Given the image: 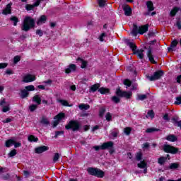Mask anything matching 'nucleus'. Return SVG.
Wrapping results in <instances>:
<instances>
[{
	"label": "nucleus",
	"instance_id": "41",
	"mask_svg": "<svg viewBox=\"0 0 181 181\" xmlns=\"http://www.w3.org/2000/svg\"><path fill=\"white\" fill-rule=\"evenodd\" d=\"M25 90L28 91H35V86L30 85L28 86H25Z\"/></svg>",
	"mask_w": 181,
	"mask_h": 181
},
{
	"label": "nucleus",
	"instance_id": "17",
	"mask_svg": "<svg viewBox=\"0 0 181 181\" xmlns=\"http://www.w3.org/2000/svg\"><path fill=\"white\" fill-rule=\"evenodd\" d=\"M165 139L170 142H176L177 137L175 134H169L165 137Z\"/></svg>",
	"mask_w": 181,
	"mask_h": 181
},
{
	"label": "nucleus",
	"instance_id": "35",
	"mask_svg": "<svg viewBox=\"0 0 181 181\" xmlns=\"http://www.w3.org/2000/svg\"><path fill=\"white\" fill-rule=\"evenodd\" d=\"M78 108L81 110H89L90 109V105H86V104H81L78 106Z\"/></svg>",
	"mask_w": 181,
	"mask_h": 181
},
{
	"label": "nucleus",
	"instance_id": "53",
	"mask_svg": "<svg viewBox=\"0 0 181 181\" xmlns=\"http://www.w3.org/2000/svg\"><path fill=\"white\" fill-rule=\"evenodd\" d=\"M64 131H57L55 132L54 138H57V136H59V135H64Z\"/></svg>",
	"mask_w": 181,
	"mask_h": 181
},
{
	"label": "nucleus",
	"instance_id": "42",
	"mask_svg": "<svg viewBox=\"0 0 181 181\" xmlns=\"http://www.w3.org/2000/svg\"><path fill=\"white\" fill-rule=\"evenodd\" d=\"M148 117L150 118H153L155 117V113L153 112V110H148V112H147L146 118H148Z\"/></svg>",
	"mask_w": 181,
	"mask_h": 181
},
{
	"label": "nucleus",
	"instance_id": "61",
	"mask_svg": "<svg viewBox=\"0 0 181 181\" xmlns=\"http://www.w3.org/2000/svg\"><path fill=\"white\" fill-rule=\"evenodd\" d=\"M176 26H177V29H179L180 30H181V21H180V20H178L176 22Z\"/></svg>",
	"mask_w": 181,
	"mask_h": 181
},
{
	"label": "nucleus",
	"instance_id": "5",
	"mask_svg": "<svg viewBox=\"0 0 181 181\" xmlns=\"http://www.w3.org/2000/svg\"><path fill=\"white\" fill-rule=\"evenodd\" d=\"M87 172L91 176H95L96 177H100V178L104 177V176L105 175L104 171H103L98 168H88L87 169Z\"/></svg>",
	"mask_w": 181,
	"mask_h": 181
},
{
	"label": "nucleus",
	"instance_id": "59",
	"mask_svg": "<svg viewBox=\"0 0 181 181\" xmlns=\"http://www.w3.org/2000/svg\"><path fill=\"white\" fill-rule=\"evenodd\" d=\"M6 104H8V103H6L5 98H3L0 100V107L5 105H6Z\"/></svg>",
	"mask_w": 181,
	"mask_h": 181
},
{
	"label": "nucleus",
	"instance_id": "21",
	"mask_svg": "<svg viewBox=\"0 0 181 181\" xmlns=\"http://www.w3.org/2000/svg\"><path fill=\"white\" fill-rule=\"evenodd\" d=\"M33 101L34 103H36L38 105H40V104H42V98H40V96H39V95H35L33 98Z\"/></svg>",
	"mask_w": 181,
	"mask_h": 181
},
{
	"label": "nucleus",
	"instance_id": "22",
	"mask_svg": "<svg viewBox=\"0 0 181 181\" xmlns=\"http://www.w3.org/2000/svg\"><path fill=\"white\" fill-rule=\"evenodd\" d=\"M76 60L77 62H80L81 63V69H86V67H87V61H84V59H81V57H78Z\"/></svg>",
	"mask_w": 181,
	"mask_h": 181
},
{
	"label": "nucleus",
	"instance_id": "2",
	"mask_svg": "<svg viewBox=\"0 0 181 181\" xmlns=\"http://www.w3.org/2000/svg\"><path fill=\"white\" fill-rule=\"evenodd\" d=\"M35 19H33L32 17L27 16L25 18L23 22L21 30H24V32H29L30 29L35 28Z\"/></svg>",
	"mask_w": 181,
	"mask_h": 181
},
{
	"label": "nucleus",
	"instance_id": "56",
	"mask_svg": "<svg viewBox=\"0 0 181 181\" xmlns=\"http://www.w3.org/2000/svg\"><path fill=\"white\" fill-rule=\"evenodd\" d=\"M163 119L164 121H170V118H169V114L165 113L163 117Z\"/></svg>",
	"mask_w": 181,
	"mask_h": 181
},
{
	"label": "nucleus",
	"instance_id": "16",
	"mask_svg": "<svg viewBox=\"0 0 181 181\" xmlns=\"http://www.w3.org/2000/svg\"><path fill=\"white\" fill-rule=\"evenodd\" d=\"M123 11H124V15L126 16H131V15H132V8L128 5L123 7Z\"/></svg>",
	"mask_w": 181,
	"mask_h": 181
},
{
	"label": "nucleus",
	"instance_id": "51",
	"mask_svg": "<svg viewBox=\"0 0 181 181\" xmlns=\"http://www.w3.org/2000/svg\"><path fill=\"white\" fill-rule=\"evenodd\" d=\"M105 118L108 122L111 121V119H112V116L111 115V113L107 112L105 115Z\"/></svg>",
	"mask_w": 181,
	"mask_h": 181
},
{
	"label": "nucleus",
	"instance_id": "18",
	"mask_svg": "<svg viewBox=\"0 0 181 181\" xmlns=\"http://www.w3.org/2000/svg\"><path fill=\"white\" fill-rule=\"evenodd\" d=\"M146 5L148 8V12H152V11H155V7L153 6V3L152 2V1H146Z\"/></svg>",
	"mask_w": 181,
	"mask_h": 181
},
{
	"label": "nucleus",
	"instance_id": "23",
	"mask_svg": "<svg viewBox=\"0 0 181 181\" xmlns=\"http://www.w3.org/2000/svg\"><path fill=\"white\" fill-rule=\"evenodd\" d=\"M15 144V141L13 139H8L6 141L5 143V146L6 148H10L11 146H12V145Z\"/></svg>",
	"mask_w": 181,
	"mask_h": 181
},
{
	"label": "nucleus",
	"instance_id": "60",
	"mask_svg": "<svg viewBox=\"0 0 181 181\" xmlns=\"http://www.w3.org/2000/svg\"><path fill=\"white\" fill-rule=\"evenodd\" d=\"M8 67L7 63H0V69H6Z\"/></svg>",
	"mask_w": 181,
	"mask_h": 181
},
{
	"label": "nucleus",
	"instance_id": "32",
	"mask_svg": "<svg viewBox=\"0 0 181 181\" xmlns=\"http://www.w3.org/2000/svg\"><path fill=\"white\" fill-rule=\"evenodd\" d=\"M10 21L13 23L14 26H16V25H18V22H19V19L16 16H11V18H10Z\"/></svg>",
	"mask_w": 181,
	"mask_h": 181
},
{
	"label": "nucleus",
	"instance_id": "1",
	"mask_svg": "<svg viewBox=\"0 0 181 181\" xmlns=\"http://www.w3.org/2000/svg\"><path fill=\"white\" fill-rule=\"evenodd\" d=\"M116 95L117 96H112L111 98V100L115 104H118V103L121 101V99L119 98V97L121 98L124 97V98H127L128 100L131 98V97H132V92L122 91L121 88H119L116 90Z\"/></svg>",
	"mask_w": 181,
	"mask_h": 181
},
{
	"label": "nucleus",
	"instance_id": "47",
	"mask_svg": "<svg viewBox=\"0 0 181 181\" xmlns=\"http://www.w3.org/2000/svg\"><path fill=\"white\" fill-rule=\"evenodd\" d=\"M124 86H127V87H131L132 86V82L129 79H125L124 81Z\"/></svg>",
	"mask_w": 181,
	"mask_h": 181
},
{
	"label": "nucleus",
	"instance_id": "63",
	"mask_svg": "<svg viewBox=\"0 0 181 181\" xmlns=\"http://www.w3.org/2000/svg\"><path fill=\"white\" fill-rule=\"evenodd\" d=\"M21 146H22L21 143H19V142L16 143V142L14 141V147L15 148H21Z\"/></svg>",
	"mask_w": 181,
	"mask_h": 181
},
{
	"label": "nucleus",
	"instance_id": "33",
	"mask_svg": "<svg viewBox=\"0 0 181 181\" xmlns=\"http://www.w3.org/2000/svg\"><path fill=\"white\" fill-rule=\"evenodd\" d=\"M179 12V8L175 7L173 8V10L170 12V16H175L176 13Z\"/></svg>",
	"mask_w": 181,
	"mask_h": 181
},
{
	"label": "nucleus",
	"instance_id": "64",
	"mask_svg": "<svg viewBox=\"0 0 181 181\" xmlns=\"http://www.w3.org/2000/svg\"><path fill=\"white\" fill-rule=\"evenodd\" d=\"M181 81V75L177 76V83H180Z\"/></svg>",
	"mask_w": 181,
	"mask_h": 181
},
{
	"label": "nucleus",
	"instance_id": "49",
	"mask_svg": "<svg viewBox=\"0 0 181 181\" xmlns=\"http://www.w3.org/2000/svg\"><path fill=\"white\" fill-rule=\"evenodd\" d=\"M37 108V105H31L29 107V110L30 111H31V112H33V111H35V110H36Z\"/></svg>",
	"mask_w": 181,
	"mask_h": 181
},
{
	"label": "nucleus",
	"instance_id": "19",
	"mask_svg": "<svg viewBox=\"0 0 181 181\" xmlns=\"http://www.w3.org/2000/svg\"><path fill=\"white\" fill-rule=\"evenodd\" d=\"M97 90H100V83H95L90 86L89 89V93H95Z\"/></svg>",
	"mask_w": 181,
	"mask_h": 181
},
{
	"label": "nucleus",
	"instance_id": "8",
	"mask_svg": "<svg viewBox=\"0 0 181 181\" xmlns=\"http://www.w3.org/2000/svg\"><path fill=\"white\" fill-rule=\"evenodd\" d=\"M66 129H72V131H78L80 129V124L78 121L71 120L68 124L65 126Z\"/></svg>",
	"mask_w": 181,
	"mask_h": 181
},
{
	"label": "nucleus",
	"instance_id": "50",
	"mask_svg": "<svg viewBox=\"0 0 181 181\" xmlns=\"http://www.w3.org/2000/svg\"><path fill=\"white\" fill-rule=\"evenodd\" d=\"M16 149H13L8 153V156H10V158H13V156H15L16 155Z\"/></svg>",
	"mask_w": 181,
	"mask_h": 181
},
{
	"label": "nucleus",
	"instance_id": "28",
	"mask_svg": "<svg viewBox=\"0 0 181 181\" xmlns=\"http://www.w3.org/2000/svg\"><path fill=\"white\" fill-rule=\"evenodd\" d=\"M159 131V129H156L155 127L148 128L146 130V134H152V132H158Z\"/></svg>",
	"mask_w": 181,
	"mask_h": 181
},
{
	"label": "nucleus",
	"instance_id": "12",
	"mask_svg": "<svg viewBox=\"0 0 181 181\" xmlns=\"http://www.w3.org/2000/svg\"><path fill=\"white\" fill-rule=\"evenodd\" d=\"M46 151H49V147L46 146H41L35 148V153L38 154L43 153Z\"/></svg>",
	"mask_w": 181,
	"mask_h": 181
},
{
	"label": "nucleus",
	"instance_id": "7",
	"mask_svg": "<svg viewBox=\"0 0 181 181\" xmlns=\"http://www.w3.org/2000/svg\"><path fill=\"white\" fill-rule=\"evenodd\" d=\"M164 74L163 71L160 70L154 72L153 76L146 75V78L150 81H156V80H159Z\"/></svg>",
	"mask_w": 181,
	"mask_h": 181
},
{
	"label": "nucleus",
	"instance_id": "25",
	"mask_svg": "<svg viewBox=\"0 0 181 181\" xmlns=\"http://www.w3.org/2000/svg\"><path fill=\"white\" fill-rule=\"evenodd\" d=\"M177 43H179L177 40H174L170 44V47L168 48L169 52H170V50H173V48L177 46Z\"/></svg>",
	"mask_w": 181,
	"mask_h": 181
},
{
	"label": "nucleus",
	"instance_id": "45",
	"mask_svg": "<svg viewBox=\"0 0 181 181\" xmlns=\"http://www.w3.org/2000/svg\"><path fill=\"white\" fill-rule=\"evenodd\" d=\"M106 3H107V0H99L98 1L99 6L100 8L104 7L105 6Z\"/></svg>",
	"mask_w": 181,
	"mask_h": 181
},
{
	"label": "nucleus",
	"instance_id": "29",
	"mask_svg": "<svg viewBox=\"0 0 181 181\" xmlns=\"http://www.w3.org/2000/svg\"><path fill=\"white\" fill-rule=\"evenodd\" d=\"M41 124H42L43 125H50V122H49V120L47 119V118L42 117L41 121H40Z\"/></svg>",
	"mask_w": 181,
	"mask_h": 181
},
{
	"label": "nucleus",
	"instance_id": "44",
	"mask_svg": "<svg viewBox=\"0 0 181 181\" xmlns=\"http://www.w3.org/2000/svg\"><path fill=\"white\" fill-rule=\"evenodd\" d=\"M104 114H105V108L102 107L99 111V116L100 117V118H103V117H104Z\"/></svg>",
	"mask_w": 181,
	"mask_h": 181
},
{
	"label": "nucleus",
	"instance_id": "58",
	"mask_svg": "<svg viewBox=\"0 0 181 181\" xmlns=\"http://www.w3.org/2000/svg\"><path fill=\"white\" fill-rule=\"evenodd\" d=\"M36 35H38L40 37H42V36H43V30H36Z\"/></svg>",
	"mask_w": 181,
	"mask_h": 181
},
{
	"label": "nucleus",
	"instance_id": "15",
	"mask_svg": "<svg viewBox=\"0 0 181 181\" xmlns=\"http://www.w3.org/2000/svg\"><path fill=\"white\" fill-rule=\"evenodd\" d=\"M112 146H114V143L112 141H109V142L103 143L100 146V149L104 151L105 149H108V148H112Z\"/></svg>",
	"mask_w": 181,
	"mask_h": 181
},
{
	"label": "nucleus",
	"instance_id": "43",
	"mask_svg": "<svg viewBox=\"0 0 181 181\" xmlns=\"http://www.w3.org/2000/svg\"><path fill=\"white\" fill-rule=\"evenodd\" d=\"M136 159L139 162H140V160H142V153L141 152L136 153Z\"/></svg>",
	"mask_w": 181,
	"mask_h": 181
},
{
	"label": "nucleus",
	"instance_id": "30",
	"mask_svg": "<svg viewBox=\"0 0 181 181\" xmlns=\"http://www.w3.org/2000/svg\"><path fill=\"white\" fill-rule=\"evenodd\" d=\"M28 141L30 142H37V141H39V139L34 135H30L28 136Z\"/></svg>",
	"mask_w": 181,
	"mask_h": 181
},
{
	"label": "nucleus",
	"instance_id": "55",
	"mask_svg": "<svg viewBox=\"0 0 181 181\" xmlns=\"http://www.w3.org/2000/svg\"><path fill=\"white\" fill-rule=\"evenodd\" d=\"M18 62H21V57L19 56L14 57V59H13L14 64H16V63H18Z\"/></svg>",
	"mask_w": 181,
	"mask_h": 181
},
{
	"label": "nucleus",
	"instance_id": "52",
	"mask_svg": "<svg viewBox=\"0 0 181 181\" xmlns=\"http://www.w3.org/2000/svg\"><path fill=\"white\" fill-rule=\"evenodd\" d=\"M6 172H9V169L7 168L0 167V173H5Z\"/></svg>",
	"mask_w": 181,
	"mask_h": 181
},
{
	"label": "nucleus",
	"instance_id": "46",
	"mask_svg": "<svg viewBox=\"0 0 181 181\" xmlns=\"http://www.w3.org/2000/svg\"><path fill=\"white\" fill-rule=\"evenodd\" d=\"M148 98V95H138V100L141 101H144V100H146Z\"/></svg>",
	"mask_w": 181,
	"mask_h": 181
},
{
	"label": "nucleus",
	"instance_id": "57",
	"mask_svg": "<svg viewBox=\"0 0 181 181\" xmlns=\"http://www.w3.org/2000/svg\"><path fill=\"white\" fill-rule=\"evenodd\" d=\"M105 36H107V34H105V33H103L100 37L99 40H100V42H104V37H105Z\"/></svg>",
	"mask_w": 181,
	"mask_h": 181
},
{
	"label": "nucleus",
	"instance_id": "10",
	"mask_svg": "<svg viewBox=\"0 0 181 181\" xmlns=\"http://www.w3.org/2000/svg\"><path fill=\"white\" fill-rule=\"evenodd\" d=\"M64 118V113H59L57 116H55L54 119H57L54 121L53 122V127L54 128L57 127L58 124H59L60 121Z\"/></svg>",
	"mask_w": 181,
	"mask_h": 181
},
{
	"label": "nucleus",
	"instance_id": "36",
	"mask_svg": "<svg viewBox=\"0 0 181 181\" xmlns=\"http://www.w3.org/2000/svg\"><path fill=\"white\" fill-rule=\"evenodd\" d=\"M59 159H60V154L59 153H55L54 154V157H53L54 163H56V162H57V160H59Z\"/></svg>",
	"mask_w": 181,
	"mask_h": 181
},
{
	"label": "nucleus",
	"instance_id": "26",
	"mask_svg": "<svg viewBox=\"0 0 181 181\" xmlns=\"http://www.w3.org/2000/svg\"><path fill=\"white\" fill-rule=\"evenodd\" d=\"M46 22V16H41L40 19L37 22V25H42Z\"/></svg>",
	"mask_w": 181,
	"mask_h": 181
},
{
	"label": "nucleus",
	"instance_id": "38",
	"mask_svg": "<svg viewBox=\"0 0 181 181\" xmlns=\"http://www.w3.org/2000/svg\"><path fill=\"white\" fill-rule=\"evenodd\" d=\"M58 103H60L64 107H70V105H69V102H67V100H59Z\"/></svg>",
	"mask_w": 181,
	"mask_h": 181
},
{
	"label": "nucleus",
	"instance_id": "20",
	"mask_svg": "<svg viewBox=\"0 0 181 181\" xmlns=\"http://www.w3.org/2000/svg\"><path fill=\"white\" fill-rule=\"evenodd\" d=\"M173 122L174 125H176L178 127V128H180V129H181V120H179V117H173Z\"/></svg>",
	"mask_w": 181,
	"mask_h": 181
},
{
	"label": "nucleus",
	"instance_id": "40",
	"mask_svg": "<svg viewBox=\"0 0 181 181\" xmlns=\"http://www.w3.org/2000/svg\"><path fill=\"white\" fill-rule=\"evenodd\" d=\"M36 6H35V4H27L25 6V9L27 11H32V9H33V8H35Z\"/></svg>",
	"mask_w": 181,
	"mask_h": 181
},
{
	"label": "nucleus",
	"instance_id": "27",
	"mask_svg": "<svg viewBox=\"0 0 181 181\" xmlns=\"http://www.w3.org/2000/svg\"><path fill=\"white\" fill-rule=\"evenodd\" d=\"M166 160H168V157L161 156L158 158V163L159 165H163V163H165V162H166Z\"/></svg>",
	"mask_w": 181,
	"mask_h": 181
},
{
	"label": "nucleus",
	"instance_id": "9",
	"mask_svg": "<svg viewBox=\"0 0 181 181\" xmlns=\"http://www.w3.org/2000/svg\"><path fill=\"white\" fill-rule=\"evenodd\" d=\"M35 80H36V76H35L34 75H32L30 74L25 75L23 78V83H32V81H35Z\"/></svg>",
	"mask_w": 181,
	"mask_h": 181
},
{
	"label": "nucleus",
	"instance_id": "11",
	"mask_svg": "<svg viewBox=\"0 0 181 181\" xmlns=\"http://www.w3.org/2000/svg\"><path fill=\"white\" fill-rule=\"evenodd\" d=\"M147 57L149 59V62L151 63H153V64H156V62L155 61V59L153 58V54H152V48L149 47L147 51Z\"/></svg>",
	"mask_w": 181,
	"mask_h": 181
},
{
	"label": "nucleus",
	"instance_id": "3",
	"mask_svg": "<svg viewBox=\"0 0 181 181\" xmlns=\"http://www.w3.org/2000/svg\"><path fill=\"white\" fill-rule=\"evenodd\" d=\"M148 29H149L148 24L141 25L139 28H138V25H136V24H134L132 35L133 36H136L138 33H139L140 35H144V33H146V32H148Z\"/></svg>",
	"mask_w": 181,
	"mask_h": 181
},
{
	"label": "nucleus",
	"instance_id": "6",
	"mask_svg": "<svg viewBox=\"0 0 181 181\" xmlns=\"http://www.w3.org/2000/svg\"><path fill=\"white\" fill-rule=\"evenodd\" d=\"M163 151H164V152H166V153H172L173 155H176V153L179 152V148L169 144H165L163 146Z\"/></svg>",
	"mask_w": 181,
	"mask_h": 181
},
{
	"label": "nucleus",
	"instance_id": "4",
	"mask_svg": "<svg viewBox=\"0 0 181 181\" xmlns=\"http://www.w3.org/2000/svg\"><path fill=\"white\" fill-rule=\"evenodd\" d=\"M127 46H129L130 49L134 52V54H136L139 59H144V49H138L136 50V45L134 42L127 40L125 41Z\"/></svg>",
	"mask_w": 181,
	"mask_h": 181
},
{
	"label": "nucleus",
	"instance_id": "48",
	"mask_svg": "<svg viewBox=\"0 0 181 181\" xmlns=\"http://www.w3.org/2000/svg\"><path fill=\"white\" fill-rule=\"evenodd\" d=\"M132 131V129H131V127H126V128H124V132L127 135H129V134H131Z\"/></svg>",
	"mask_w": 181,
	"mask_h": 181
},
{
	"label": "nucleus",
	"instance_id": "31",
	"mask_svg": "<svg viewBox=\"0 0 181 181\" xmlns=\"http://www.w3.org/2000/svg\"><path fill=\"white\" fill-rule=\"evenodd\" d=\"M29 95V92L26 90L25 89H23L21 90V97L22 98H26Z\"/></svg>",
	"mask_w": 181,
	"mask_h": 181
},
{
	"label": "nucleus",
	"instance_id": "34",
	"mask_svg": "<svg viewBox=\"0 0 181 181\" xmlns=\"http://www.w3.org/2000/svg\"><path fill=\"white\" fill-rule=\"evenodd\" d=\"M137 166L140 169H144L146 168V163H145V160L141 161L139 163L137 164Z\"/></svg>",
	"mask_w": 181,
	"mask_h": 181
},
{
	"label": "nucleus",
	"instance_id": "14",
	"mask_svg": "<svg viewBox=\"0 0 181 181\" xmlns=\"http://www.w3.org/2000/svg\"><path fill=\"white\" fill-rule=\"evenodd\" d=\"M76 69H77V66H76V64H71L65 69V73H66L67 74H69V73H71L73 71H76Z\"/></svg>",
	"mask_w": 181,
	"mask_h": 181
},
{
	"label": "nucleus",
	"instance_id": "24",
	"mask_svg": "<svg viewBox=\"0 0 181 181\" xmlns=\"http://www.w3.org/2000/svg\"><path fill=\"white\" fill-rule=\"evenodd\" d=\"M100 94H108L110 93V89L109 88H100L98 90Z\"/></svg>",
	"mask_w": 181,
	"mask_h": 181
},
{
	"label": "nucleus",
	"instance_id": "37",
	"mask_svg": "<svg viewBox=\"0 0 181 181\" xmlns=\"http://www.w3.org/2000/svg\"><path fill=\"white\" fill-rule=\"evenodd\" d=\"M177 168H179V165L176 163H173L170 165L168 169L173 170V169H177Z\"/></svg>",
	"mask_w": 181,
	"mask_h": 181
},
{
	"label": "nucleus",
	"instance_id": "13",
	"mask_svg": "<svg viewBox=\"0 0 181 181\" xmlns=\"http://www.w3.org/2000/svg\"><path fill=\"white\" fill-rule=\"evenodd\" d=\"M12 4L6 5V8L2 11L3 15H11L12 13Z\"/></svg>",
	"mask_w": 181,
	"mask_h": 181
},
{
	"label": "nucleus",
	"instance_id": "39",
	"mask_svg": "<svg viewBox=\"0 0 181 181\" xmlns=\"http://www.w3.org/2000/svg\"><path fill=\"white\" fill-rule=\"evenodd\" d=\"M11 110V107H9V103H6V105H4L2 108L3 112H8Z\"/></svg>",
	"mask_w": 181,
	"mask_h": 181
},
{
	"label": "nucleus",
	"instance_id": "54",
	"mask_svg": "<svg viewBox=\"0 0 181 181\" xmlns=\"http://www.w3.org/2000/svg\"><path fill=\"white\" fill-rule=\"evenodd\" d=\"M176 105H180L181 104V95L180 97L176 98V101L175 102Z\"/></svg>",
	"mask_w": 181,
	"mask_h": 181
},
{
	"label": "nucleus",
	"instance_id": "62",
	"mask_svg": "<svg viewBox=\"0 0 181 181\" xmlns=\"http://www.w3.org/2000/svg\"><path fill=\"white\" fill-rule=\"evenodd\" d=\"M9 177H11V175L9 173H7L5 175L2 176V178L4 179V180H8Z\"/></svg>",
	"mask_w": 181,
	"mask_h": 181
}]
</instances>
